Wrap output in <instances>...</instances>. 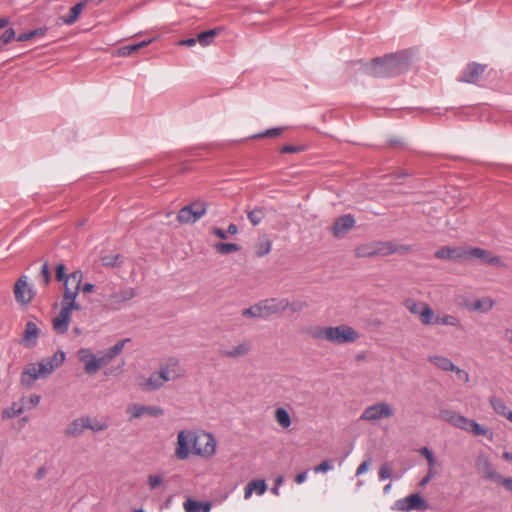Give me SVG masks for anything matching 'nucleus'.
Wrapping results in <instances>:
<instances>
[{
    "mask_svg": "<svg viewBox=\"0 0 512 512\" xmlns=\"http://www.w3.org/2000/svg\"><path fill=\"white\" fill-rule=\"evenodd\" d=\"M410 57L406 51L375 58L366 68V73L376 78L397 76L408 70Z\"/></svg>",
    "mask_w": 512,
    "mask_h": 512,
    "instance_id": "f257e3e1",
    "label": "nucleus"
},
{
    "mask_svg": "<svg viewBox=\"0 0 512 512\" xmlns=\"http://www.w3.org/2000/svg\"><path fill=\"white\" fill-rule=\"evenodd\" d=\"M56 368L46 359H42L38 364L30 363L25 366L21 374V384L31 388L40 378H47Z\"/></svg>",
    "mask_w": 512,
    "mask_h": 512,
    "instance_id": "f03ea898",
    "label": "nucleus"
},
{
    "mask_svg": "<svg viewBox=\"0 0 512 512\" xmlns=\"http://www.w3.org/2000/svg\"><path fill=\"white\" fill-rule=\"evenodd\" d=\"M283 302H278V298L264 299L249 308L243 309V317L249 318H269L272 315L283 313Z\"/></svg>",
    "mask_w": 512,
    "mask_h": 512,
    "instance_id": "7ed1b4c3",
    "label": "nucleus"
},
{
    "mask_svg": "<svg viewBox=\"0 0 512 512\" xmlns=\"http://www.w3.org/2000/svg\"><path fill=\"white\" fill-rule=\"evenodd\" d=\"M199 441H201V437L195 432L186 430L180 431L177 435L175 457L178 460H186L192 452L196 454Z\"/></svg>",
    "mask_w": 512,
    "mask_h": 512,
    "instance_id": "20e7f679",
    "label": "nucleus"
},
{
    "mask_svg": "<svg viewBox=\"0 0 512 512\" xmlns=\"http://www.w3.org/2000/svg\"><path fill=\"white\" fill-rule=\"evenodd\" d=\"M396 251L390 242H370L359 245L355 249V256L358 258L373 257L377 255L387 256Z\"/></svg>",
    "mask_w": 512,
    "mask_h": 512,
    "instance_id": "39448f33",
    "label": "nucleus"
},
{
    "mask_svg": "<svg viewBox=\"0 0 512 512\" xmlns=\"http://www.w3.org/2000/svg\"><path fill=\"white\" fill-rule=\"evenodd\" d=\"M73 310H81V305L76 300H72L61 306L58 316L52 321L53 329L57 333L64 334L68 331L71 321V312Z\"/></svg>",
    "mask_w": 512,
    "mask_h": 512,
    "instance_id": "423d86ee",
    "label": "nucleus"
},
{
    "mask_svg": "<svg viewBox=\"0 0 512 512\" xmlns=\"http://www.w3.org/2000/svg\"><path fill=\"white\" fill-rule=\"evenodd\" d=\"M206 214V204L201 201L193 202L181 208L177 215V220L181 224H189L197 222Z\"/></svg>",
    "mask_w": 512,
    "mask_h": 512,
    "instance_id": "0eeeda50",
    "label": "nucleus"
},
{
    "mask_svg": "<svg viewBox=\"0 0 512 512\" xmlns=\"http://www.w3.org/2000/svg\"><path fill=\"white\" fill-rule=\"evenodd\" d=\"M360 338L359 333L351 326L341 324L339 326H330L329 342L334 344L353 343Z\"/></svg>",
    "mask_w": 512,
    "mask_h": 512,
    "instance_id": "6e6552de",
    "label": "nucleus"
},
{
    "mask_svg": "<svg viewBox=\"0 0 512 512\" xmlns=\"http://www.w3.org/2000/svg\"><path fill=\"white\" fill-rule=\"evenodd\" d=\"M405 308L413 315H418L423 325H430L433 321L434 311L424 302H416L412 299L404 301Z\"/></svg>",
    "mask_w": 512,
    "mask_h": 512,
    "instance_id": "1a4fd4ad",
    "label": "nucleus"
},
{
    "mask_svg": "<svg viewBox=\"0 0 512 512\" xmlns=\"http://www.w3.org/2000/svg\"><path fill=\"white\" fill-rule=\"evenodd\" d=\"M394 410L390 404L381 402L368 406L364 409L361 419L366 421H377L393 416Z\"/></svg>",
    "mask_w": 512,
    "mask_h": 512,
    "instance_id": "9d476101",
    "label": "nucleus"
},
{
    "mask_svg": "<svg viewBox=\"0 0 512 512\" xmlns=\"http://www.w3.org/2000/svg\"><path fill=\"white\" fill-rule=\"evenodd\" d=\"M441 420L446 421L456 428L468 431L472 420L450 409H443L439 413Z\"/></svg>",
    "mask_w": 512,
    "mask_h": 512,
    "instance_id": "9b49d317",
    "label": "nucleus"
},
{
    "mask_svg": "<svg viewBox=\"0 0 512 512\" xmlns=\"http://www.w3.org/2000/svg\"><path fill=\"white\" fill-rule=\"evenodd\" d=\"M14 295L17 302L26 305L33 299L34 292L27 283V276H21L14 285Z\"/></svg>",
    "mask_w": 512,
    "mask_h": 512,
    "instance_id": "f8f14e48",
    "label": "nucleus"
},
{
    "mask_svg": "<svg viewBox=\"0 0 512 512\" xmlns=\"http://www.w3.org/2000/svg\"><path fill=\"white\" fill-rule=\"evenodd\" d=\"M395 505L400 511L426 510L428 508L427 502L418 493L411 494L404 499L398 500Z\"/></svg>",
    "mask_w": 512,
    "mask_h": 512,
    "instance_id": "ddd939ff",
    "label": "nucleus"
},
{
    "mask_svg": "<svg viewBox=\"0 0 512 512\" xmlns=\"http://www.w3.org/2000/svg\"><path fill=\"white\" fill-rule=\"evenodd\" d=\"M130 338H125L118 341L115 345L110 347L106 352H101L99 356H96V362L98 364V370L110 364L112 360L117 357L124 349L126 343L130 342Z\"/></svg>",
    "mask_w": 512,
    "mask_h": 512,
    "instance_id": "4468645a",
    "label": "nucleus"
},
{
    "mask_svg": "<svg viewBox=\"0 0 512 512\" xmlns=\"http://www.w3.org/2000/svg\"><path fill=\"white\" fill-rule=\"evenodd\" d=\"M355 226V219L351 214L343 215L337 218L331 227V233L334 238L340 239Z\"/></svg>",
    "mask_w": 512,
    "mask_h": 512,
    "instance_id": "2eb2a0df",
    "label": "nucleus"
},
{
    "mask_svg": "<svg viewBox=\"0 0 512 512\" xmlns=\"http://www.w3.org/2000/svg\"><path fill=\"white\" fill-rule=\"evenodd\" d=\"M486 70V65L476 62L469 63L462 72L459 81L464 83L475 84Z\"/></svg>",
    "mask_w": 512,
    "mask_h": 512,
    "instance_id": "dca6fc26",
    "label": "nucleus"
},
{
    "mask_svg": "<svg viewBox=\"0 0 512 512\" xmlns=\"http://www.w3.org/2000/svg\"><path fill=\"white\" fill-rule=\"evenodd\" d=\"M126 412L131 418H140L143 415L159 417L164 414L163 409L158 406H144L140 404H132L128 406Z\"/></svg>",
    "mask_w": 512,
    "mask_h": 512,
    "instance_id": "f3484780",
    "label": "nucleus"
},
{
    "mask_svg": "<svg viewBox=\"0 0 512 512\" xmlns=\"http://www.w3.org/2000/svg\"><path fill=\"white\" fill-rule=\"evenodd\" d=\"M157 372L164 384L182 376V369L177 360H169Z\"/></svg>",
    "mask_w": 512,
    "mask_h": 512,
    "instance_id": "a211bd4d",
    "label": "nucleus"
},
{
    "mask_svg": "<svg viewBox=\"0 0 512 512\" xmlns=\"http://www.w3.org/2000/svg\"><path fill=\"white\" fill-rule=\"evenodd\" d=\"M437 259H450V260H468V249L460 247L444 246L435 252Z\"/></svg>",
    "mask_w": 512,
    "mask_h": 512,
    "instance_id": "6ab92c4d",
    "label": "nucleus"
},
{
    "mask_svg": "<svg viewBox=\"0 0 512 512\" xmlns=\"http://www.w3.org/2000/svg\"><path fill=\"white\" fill-rule=\"evenodd\" d=\"M78 359L84 364V371L88 375H94L98 372L96 356L88 348H81L78 351Z\"/></svg>",
    "mask_w": 512,
    "mask_h": 512,
    "instance_id": "aec40b11",
    "label": "nucleus"
},
{
    "mask_svg": "<svg viewBox=\"0 0 512 512\" xmlns=\"http://www.w3.org/2000/svg\"><path fill=\"white\" fill-rule=\"evenodd\" d=\"M134 296L135 291L133 288H124L105 297V301L109 306L117 309L120 304L131 300Z\"/></svg>",
    "mask_w": 512,
    "mask_h": 512,
    "instance_id": "412c9836",
    "label": "nucleus"
},
{
    "mask_svg": "<svg viewBox=\"0 0 512 512\" xmlns=\"http://www.w3.org/2000/svg\"><path fill=\"white\" fill-rule=\"evenodd\" d=\"M472 258H479L484 263L492 266H499L502 264L500 257L495 256L489 251L478 247L468 249V260Z\"/></svg>",
    "mask_w": 512,
    "mask_h": 512,
    "instance_id": "4be33fe9",
    "label": "nucleus"
},
{
    "mask_svg": "<svg viewBox=\"0 0 512 512\" xmlns=\"http://www.w3.org/2000/svg\"><path fill=\"white\" fill-rule=\"evenodd\" d=\"M476 468L489 481L494 482L495 479H500V474L493 468L486 456L481 455L477 458Z\"/></svg>",
    "mask_w": 512,
    "mask_h": 512,
    "instance_id": "5701e85b",
    "label": "nucleus"
},
{
    "mask_svg": "<svg viewBox=\"0 0 512 512\" xmlns=\"http://www.w3.org/2000/svg\"><path fill=\"white\" fill-rule=\"evenodd\" d=\"M86 429L87 423L85 420V415H83L69 423L64 430V434L68 438H78L85 432Z\"/></svg>",
    "mask_w": 512,
    "mask_h": 512,
    "instance_id": "b1692460",
    "label": "nucleus"
},
{
    "mask_svg": "<svg viewBox=\"0 0 512 512\" xmlns=\"http://www.w3.org/2000/svg\"><path fill=\"white\" fill-rule=\"evenodd\" d=\"M40 330L37 327L36 323L29 321L25 325V330L23 332L22 343L27 348H32L37 344V339L39 336Z\"/></svg>",
    "mask_w": 512,
    "mask_h": 512,
    "instance_id": "393cba45",
    "label": "nucleus"
},
{
    "mask_svg": "<svg viewBox=\"0 0 512 512\" xmlns=\"http://www.w3.org/2000/svg\"><path fill=\"white\" fill-rule=\"evenodd\" d=\"M216 443L214 438L210 435H204L199 441V445L196 448V455L200 456H212L215 453Z\"/></svg>",
    "mask_w": 512,
    "mask_h": 512,
    "instance_id": "a878e982",
    "label": "nucleus"
},
{
    "mask_svg": "<svg viewBox=\"0 0 512 512\" xmlns=\"http://www.w3.org/2000/svg\"><path fill=\"white\" fill-rule=\"evenodd\" d=\"M251 350V343L249 341H243L233 347L232 349L226 350L222 353L223 356L237 359L247 355Z\"/></svg>",
    "mask_w": 512,
    "mask_h": 512,
    "instance_id": "bb28decb",
    "label": "nucleus"
},
{
    "mask_svg": "<svg viewBox=\"0 0 512 512\" xmlns=\"http://www.w3.org/2000/svg\"><path fill=\"white\" fill-rule=\"evenodd\" d=\"M140 388L144 391H155L164 386L158 372H153L146 379H143L139 384Z\"/></svg>",
    "mask_w": 512,
    "mask_h": 512,
    "instance_id": "cd10ccee",
    "label": "nucleus"
},
{
    "mask_svg": "<svg viewBox=\"0 0 512 512\" xmlns=\"http://www.w3.org/2000/svg\"><path fill=\"white\" fill-rule=\"evenodd\" d=\"M428 360L435 367L445 372H452L456 369V365H454V363L445 356L432 355L428 357Z\"/></svg>",
    "mask_w": 512,
    "mask_h": 512,
    "instance_id": "c85d7f7f",
    "label": "nucleus"
},
{
    "mask_svg": "<svg viewBox=\"0 0 512 512\" xmlns=\"http://www.w3.org/2000/svg\"><path fill=\"white\" fill-rule=\"evenodd\" d=\"M183 507L186 512H210L212 508V504L210 502H200L188 498Z\"/></svg>",
    "mask_w": 512,
    "mask_h": 512,
    "instance_id": "c756f323",
    "label": "nucleus"
},
{
    "mask_svg": "<svg viewBox=\"0 0 512 512\" xmlns=\"http://www.w3.org/2000/svg\"><path fill=\"white\" fill-rule=\"evenodd\" d=\"M267 485L265 480H253L250 481L244 489V498L249 499L252 493L255 491L258 495H262L266 492Z\"/></svg>",
    "mask_w": 512,
    "mask_h": 512,
    "instance_id": "7c9ffc66",
    "label": "nucleus"
},
{
    "mask_svg": "<svg viewBox=\"0 0 512 512\" xmlns=\"http://www.w3.org/2000/svg\"><path fill=\"white\" fill-rule=\"evenodd\" d=\"M278 302H283V312L289 309V311L293 313L301 312L302 310L306 309L308 307V303L306 301L302 300H295L290 302L288 299L285 298H278Z\"/></svg>",
    "mask_w": 512,
    "mask_h": 512,
    "instance_id": "2f4dec72",
    "label": "nucleus"
},
{
    "mask_svg": "<svg viewBox=\"0 0 512 512\" xmlns=\"http://www.w3.org/2000/svg\"><path fill=\"white\" fill-rule=\"evenodd\" d=\"M272 243L268 236L263 235L258 239L255 245V254L258 257H263L271 251Z\"/></svg>",
    "mask_w": 512,
    "mask_h": 512,
    "instance_id": "473e14b6",
    "label": "nucleus"
},
{
    "mask_svg": "<svg viewBox=\"0 0 512 512\" xmlns=\"http://www.w3.org/2000/svg\"><path fill=\"white\" fill-rule=\"evenodd\" d=\"M87 1H81L70 8L69 15L63 18V22L67 25L74 24L78 18L82 10L84 9Z\"/></svg>",
    "mask_w": 512,
    "mask_h": 512,
    "instance_id": "72a5a7b5",
    "label": "nucleus"
},
{
    "mask_svg": "<svg viewBox=\"0 0 512 512\" xmlns=\"http://www.w3.org/2000/svg\"><path fill=\"white\" fill-rule=\"evenodd\" d=\"M489 403H490L491 407L493 408V410L495 411V413H497L503 417L508 418L509 414L512 413V411H510L508 409V407L502 400H500L494 396L489 398Z\"/></svg>",
    "mask_w": 512,
    "mask_h": 512,
    "instance_id": "f704fd0d",
    "label": "nucleus"
},
{
    "mask_svg": "<svg viewBox=\"0 0 512 512\" xmlns=\"http://www.w3.org/2000/svg\"><path fill=\"white\" fill-rule=\"evenodd\" d=\"M79 292V288L72 286L68 283H64V292L62 295L61 306L65 305L66 303L72 300H76L79 295Z\"/></svg>",
    "mask_w": 512,
    "mask_h": 512,
    "instance_id": "c9c22d12",
    "label": "nucleus"
},
{
    "mask_svg": "<svg viewBox=\"0 0 512 512\" xmlns=\"http://www.w3.org/2000/svg\"><path fill=\"white\" fill-rule=\"evenodd\" d=\"M432 323L460 327L459 318L454 315H449V314L442 315V316L441 315L433 316Z\"/></svg>",
    "mask_w": 512,
    "mask_h": 512,
    "instance_id": "e433bc0d",
    "label": "nucleus"
},
{
    "mask_svg": "<svg viewBox=\"0 0 512 512\" xmlns=\"http://www.w3.org/2000/svg\"><path fill=\"white\" fill-rule=\"evenodd\" d=\"M309 335L313 339H316V340L323 339V340L329 341V339H330V326H325V327L316 326V327H313V328H311L309 330Z\"/></svg>",
    "mask_w": 512,
    "mask_h": 512,
    "instance_id": "4c0bfd02",
    "label": "nucleus"
},
{
    "mask_svg": "<svg viewBox=\"0 0 512 512\" xmlns=\"http://www.w3.org/2000/svg\"><path fill=\"white\" fill-rule=\"evenodd\" d=\"M247 217L253 226L259 225L265 217V209L262 207H255L247 211Z\"/></svg>",
    "mask_w": 512,
    "mask_h": 512,
    "instance_id": "58836bf2",
    "label": "nucleus"
},
{
    "mask_svg": "<svg viewBox=\"0 0 512 512\" xmlns=\"http://www.w3.org/2000/svg\"><path fill=\"white\" fill-rule=\"evenodd\" d=\"M85 420L87 423V429L91 430L94 433L105 431L108 428L107 423L100 422L96 418H93L89 415H85Z\"/></svg>",
    "mask_w": 512,
    "mask_h": 512,
    "instance_id": "ea45409f",
    "label": "nucleus"
},
{
    "mask_svg": "<svg viewBox=\"0 0 512 512\" xmlns=\"http://www.w3.org/2000/svg\"><path fill=\"white\" fill-rule=\"evenodd\" d=\"M151 42H152V40H144V41H141L139 43H135V44H132V45H127V46H124V47L120 48L118 53H119L120 56H130L134 52H136L139 49L147 46Z\"/></svg>",
    "mask_w": 512,
    "mask_h": 512,
    "instance_id": "a19ab883",
    "label": "nucleus"
},
{
    "mask_svg": "<svg viewBox=\"0 0 512 512\" xmlns=\"http://www.w3.org/2000/svg\"><path fill=\"white\" fill-rule=\"evenodd\" d=\"M218 33V29H210L198 34L197 40L200 43V45L205 47L213 42L214 38L218 35Z\"/></svg>",
    "mask_w": 512,
    "mask_h": 512,
    "instance_id": "79ce46f5",
    "label": "nucleus"
},
{
    "mask_svg": "<svg viewBox=\"0 0 512 512\" xmlns=\"http://www.w3.org/2000/svg\"><path fill=\"white\" fill-rule=\"evenodd\" d=\"M275 420L283 428H288L291 425L290 415L284 408L275 410Z\"/></svg>",
    "mask_w": 512,
    "mask_h": 512,
    "instance_id": "37998d69",
    "label": "nucleus"
},
{
    "mask_svg": "<svg viewBox=\"0 0 512 512\" xmlns=\"http://www.w3.org/2000/svg\"><path fill=\"white\" fill-rule=\"evenodd\" d=\"M468 431L472 432L476 436H485L489 440L493 439V433L491 431H489L487 428H484L483 426H481L475 420H472Z\"/></svg>",
    "mask_w": 512,
    "mask_h": 512,
    "instance_id": "c03bdc74",
    "label": "nucleus"
},
{
    "mask_svg": "<svg viewBox=\"0 0 512 512\" xmlns=\"http://www.w3.org/2000/svg\"><path fill=\"white\" fill-rule=\"evenodd\" d=\"M216 251L222 255H227L240 250V246L235 243H216L214 245Z\"/></svg>",
    "mask_w": 512,
    "mask_h": 512,
    "instance_id": "a18cd8bd",
    "label": "nucleus"
},
{
    "mask_svg": "<svg viewBox=\"0 0 512 512\" xmlns=\"http://www.w3.org/2000/svg\"><path fill=\"white\" fill-rule=\"evenodd\" d=\"M493 306L494 301L492 299L484 298L481 300H476L472 305V309L476 311L488 312L493 308Z\"/></svg>",
    "mask_w": 512,
    "mask_h": 512,
    "instance_id": "49530a36",
    "label": "nucleus"
},
{
    "mask_svg": "<svg viewBox=\"0 0 512 512\" xmlns=\"http://www.w3.org/2000/svg\"><path fill=\"white\" fill-rule=\"evenodd\" d=\"M38 281L40 284H42L43 286H48L51 282V272H50V268H49V264L48 262H44L42 267H41V270L38 274Z\"/></svg>",
    "mask_w": 512,
    "mask_h": 512,
    "instance_id": "de8ad7c7",
    "label": "nucleus"
},
{
    "mask_svg": "<svg viewBox=\"0 0 512 512\" xmlns=\"http://www.w3.org/2000/svg\"><path fill=\"white\" fill-rule=\"evenodd\" d=\"M82 280H83V272L81 270H76V271L68 274V277L66 278V283L80 289Z\"/></svg>",
    "mask_w": 512,
    "mask_h": 512,
    "instance_id": "09e8293b",
    "label": "nucleus"
},
{
    "mask_svg": "<svg viewBox=\"0 0 512 512\" xmlns=\"http://www.w3.org/2000/svg\"><path fill=\"white\" fill-rule=\"evenodd\" d=\"M45 32H46V29L38 28V29H34V30H31L28 32L21 33L20 35H18V37L16 39L19 42H24V41H28V40L34 38L35 36H44Z\"/></svg>",
    "mask_w": 512,
    "mask_h": 512,
    "instance_id": "8fccbe9b",
    "label": "nucleus"
},
{
    "mask_svg": "<svg viewBox=\"0 0 512 512\" xmlns=\"http://www.w3.org/2000/svg\"><path fill=\"white\" fill-rule=\"evenodd\" d=\"M46 359L57 369L65 362L66 355L63 351L59 350Z\"/></svg>",
    "mask_w": 512,
    "mask_h": 512,
    "instance_id": "3c124183",
    "label": "nucleus"
},
{
    "mask_svg": "<svg viewBox=\"0 0 512 512\" xmlns=\"http://www.w3.org/2000/svg\"><path fill=\"white\" fill-rule=\"evenodd\" d=\"M119 260V254H109L101 258L102 265L106 267H116L120 262Z\"/></svg>",
    "mask_w": 512,
    "mask_h": 512,
    "instance_id": "603ef678",
    "label": "nucleus"
},
{
    "mask_svg": "<svg viewBox=\"0 0 512 512\" xmlns=\"http://www.w3.org/2000/svg\"><path fill=\"white\" fill-rule=\"evenodd\" d=\"M15 38V31L13 28H8L4 31L2 36H0V50L9 42H11Z\"/></svg>",
    "mask_w": 512,
    "mask_h": 512,
    "instance_id": "864d4df0",
    "label": "nucleus"
},
{
    "mask_svg": "<svg viewBox=\"0 0 512 512\" xmlns=\"http://www.w3.org/2000/svg\"><path fill=\"white\" fill-rule=\"evenodd\" d=\"M68 274H66V267L62 263H58L55 267V278L58 282L66 283V278Z\"/></svg>",
    "mask_w": 512,
    "mask_h": 512,
    "instance_id": "5fc2aeb1",
    "label": "nucleus"
},
{
    "mask_svg": "<svg viewBox=\"0 0 512 512\" xmlns=\"http://www.w3.org/2000/svg\"><path fill=\"white\" fill-rule=\"evenodd\" d=\"M420 454L424 456L428 462V466H435L436 459L432 451L428 447H422L419 450Z\"/></svg>",
    "mask_w": 512,
    "mask_h": 512,
    "instance_id": "6e6d98bb",
    "label": "nucleus"
},
{
    "mask_svg": "<svg viewBox=\"0 0 512 512\" xmlns=\"http://www.w3.org/2000/svg\"><path fill=\"white\" fill-rule=\"evenodd\" d=\"M283 128H271L266 130L265 132L261 134H257L253 136L254 138H261V137H278L282 134Z\"/></svg>",
    "mask_w": 512,
    "mask_h": 512,
    "instance_id": "4d7b16f0",
    "label": "nucleus"
},
{
    "mask_svg": "<svg viewBox=\"0 0 512 512\" xmlns=\"http://www.w3.org/2000/svg\"><path fill=\"white\" fill-rule=\"evenodd\" d=\"M392 476V468L388 463L381 465L379 469V479L381 481L386 480Z\"/></svg>",
    "mask_w": 512,
    "mask_h": 512,
    "instance_id": "13d9d810",
    "label": "nucleus"
},
{
    "mask_svg": "<svg viewBox=\"0 0 512 512\" xmlns=\"http://www.w3.org/2000/svg\"><path fill=\"white\" fill-rule=\"evenodd\" d=\"M163 483V478L160 475H149L148 485L150 489H155Z\"/></svg>",
    "mask_w": 512,
    "mask_h": 512,
    "instance_id": "bf43d9fd",
    "label": "nucleus"
},
{
    "mask_svg": "<svg viewBox=\"0 0 512 512\" xmlns=\"http://www.w3.org/2000/svg\"><path fill=\"white\" fill-rule=\"evenodd\" d=\"M332 468L333 467H332L331 461L325 460L322 463H320L319 465L315 466L314 471H315V473H325V472L331 470Z\"/></svg>",
    "mask_w": 512,
    "mask_h": 512,
    "instance_id": "052dcab7",
    "label": "nucleus"
},
{
    "mask_svg": "<svg viewBox=\"0 0 512 512\" xmlns=\"http://www.w3.org/2000/svg\"><path fill=\"white\" fill-rule=\"evenodd\" d=\"M304 150L303 146L299 145H284L280 152L281 153H298Z\"/></svg>",
    "mask_w": 512,
    "mask_h": 512,
    "instance_id": "680f3d73",
    "label": "nucleus"
},
{
    "mask_svg": "<svg viewBox=\"0 0 512 512\" xmlns=\"http://www.w3.org/2000/svg\"><path fill=\"white\" fill-rule=\"evenodd\" d=\"M496 483H499L501 484L502 486H504L507 490L511 491L512 492V478L508 477V478H504L500 475V479H495Z\"/></svg>",
    "mask_w": 512,
    "mask_h": 512,
    "instance_id": "e2e57ef3",
    "label": "nucleus"
},
{
    "mask_svg": "<svg viewBox=\"0 0 512 512\" xmlns=\"http://www.w3.org/2000/svg\"><path fill=\"white\" fill-rule=\"evenodd\" d=\"M21 412H22V409H21V408H19L18 410H14L13 408H12V409H5V410L2 412V418H4V419H10V418L16 417V416H17V415H19Z\"/></svg>",
    "mask_w": 512,
    "mask_h": 512,
    "instance_id": "0e129e2a",
    "label": "nucleus"
},
{
    "mask_svg": "<svg viewBox=\"0 0 512 512\" xmlns=\"http://www.w3.org/2000/svg\"><path fill=\"white\" fill-rule=\"evenodd\" d=\"M370 465H371V461H370V460H365V461H363V462L359 465V467L357 468V470H356V475H357V476H359V475H361V474H363V473L367 472V471H368V469H369V467H370Z\"/></svg>",
    "mask_w": 512,
    "mask_h": 512,
    "instance_id": "69168bd1",
    "label": "nucleus"
},
{
    "mask_svg": "<svg viewBox=\"0 0 512 512\" xmlns=\"http://www.w3.org/2000/svg\"><path fill=\"white\" fill-rule=\"evenodd\" d=\"M452 372H455L459 379L463 380L465 383H467L470 379L469 374L459 367L456 366V369H454Z\"/></svg>",
    "mask_w": 512,
    "mask_h": 512,
    "instance_id": "338daca9",
    "label": "nucleus"
},
{
    "mask_svg": "<svg viewBox=\"0 0 512 512\" xmlns=\"http://www.w3.org/2000/svg\"><path fill=\"white\" fill-rule=\"evenodd\" d=\"M211 232H212V234H214L216 237H218L220 239H223V240L227 239V232L221 228L213 227Z\"/></svg>",
    "mask_w": 512,
    "mask_h": 512,
    "instance_id": "774afa93",
    "label": "nucleus"
}]
</instances>
